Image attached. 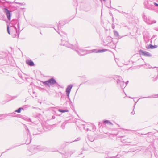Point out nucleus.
<instances>
[{
  "mask_svg": "<svg viewBox=\"0 0 158 158\" xmlns=\"http://www.w3.org/2000/svg\"><path fill=\"white\" fill-rule=\"evenodd\" d=\"M154 0H144V5L146 8L151 10L158 12V4L154 1Z\"/></svg>",
  "mask_w": 158,
  "mask_h": 158,
  "instance_id": "f257e3e1",
  "label": "nucleus"
},
{
  "mask_svg": "<svg viewBox=\"0 0 158 158\" xmlns=\"http://www.w3.org/2000/svg\"><path fill=\"white\" fill-rule=\"evenodd\" d=\"M9 2L6 1L5 0H0V7L3 9V11L6 15L8 19L10 20L11 12H10L7 8V3Z\"/></svg>",
  "mask_w": 158,
  "mask_h": 158,
  "instance_id": "f03ea898",
  "label": "nucleus"
},
{
  "mask_svg": "<svg viewBox=\"0 0 158 158\" xmlns=\"http://www.w3.org/2000/svg\"><path fill=\"white\" fill-rule=\"evenodd\" d=\"M61 45L65 46L66 47L70 48L72 49L75 51L77 53L79 54V48L78 43L77 44L72 45L69 43L68 42L65 41L63 39L61 40V42L60 44Z\"/></svg>",
  "mask_w": 158,
  "mask_h": 158,
  "instance_id": "7ed1b4c3",
  "label": "nucleus"
},
{
  "mask_svg": "<svg viewBox=\"0 0 158 158\" xmlns=\"http://www.w3.org/2000/svg\"><path fill=\"white\" fill-rule=\"evenodd\" d=\"M114 79L116 81L117 86H120L121 88L123 89L124 88L126 85L128 83L129 81H127L124 84V82L123 80L121 77L119 76H115L114 78Z\"/></svg>",
  "mask_w": 158,
  "mask_h": 158,
  "instance_id": "20e7f679",
  "label": "nucleus"
},
{
  "mask_svg": "<svg viewBox=\"0 0 158 158\" xmlns=\"http://www.w3.org/2000/svg\"><path fill=\"white\" fill-rule=\"evenodd\" d=\"M10 29L12 37L14 38L16 37V34H17L18 35V38L20 34V31L17 30L16 27L15 26H10Z\"/></svg>",
  "mask_w": 158,
  "mask_h": 158,
  "instance_id": "39448f33",
  "label": "nucleus"
},
{
  "mask_svg": "<svg viewBox=\"0 0 158 158\" xmlns=\"http://www.w3.org/2000/svg\"><path fill=\"white\" fill-rule=\"evenodd\" d=\"M45 148L41 146H33L31 147V152L33 153H35L38 152L39 151L45 150Z\"/></svg>",
  "mask_w": 158,
  "mask_h": 158,
  "instance_id": "423d86ee",
  "label": "nucleus"
},
{
  "mask_svg": "<svg viewBox=\"0 0 158 158\" xmlns=\"http://www.w3.org/2000/svg\"><path fill=\"white\" fill-rule=\"evenodd\" d=\"M80 127L81 128H83L85 130L88 131L89 130L91 131V129H94L95 127L94 126L91 124H88L87 123L81 124H80Z\"/></svg>",
  "mask_w": 158,
  "mask_h": 158,
  "instance_id": "0eeeda50",
  "label": "nucleus"
},
{
  "mask_svg": "<svg viewBox=\"0 0 158 158\" xmlns=\"http://www.w3.org/2000/svg\"><path fill=\"white\" fill-rule=\"evenodd\" d=\"M56 83V80L53 77L51 78L47 81L43 82V83L45 86H50L55 85Z\"/></svg>",
  "mask_w": 158,
  "mask_h": 158,
  "instance_id": "6e6552de",
  "label": "nucleus"
},
{
  "mask_svg": "<svg viewBox=\"0 0 158 158\" xmlns=\"http://www.w3.org/2000/svg\"><path fill=\"white\" fill-rule=\"evenodd\" d=\"M143 18L144 21L148 24H152L155 23L156 21L154 20H152L149 17H148L144 14Z\"/></svg>",
  "mask_w": 158,
  "mask_h": 158,
  "instance_id": "1a4fd4ad",
  "label": "nucleus"
},
{
  "mask_svg": "<svg viewBox=\"0 0 158 158\" xmlns=\"http://www.w3.org/2000/svg\"><path fill=\"white\" fill-rule=\"evenodd\" d=\"M139 53L140 55L144 56L146 57H151L152 55L148 52L143 51L142 50H140L139 51Z\"/></svg>",
  "mask_w": 158,
  "mask_h": 158,
  "instance_id": "9d476101",
  "label": "nucleus"
},
{
  "mask_svg": "<svg viewBox=\"0 0 158 158\" xmlns=\"http://www.w3.org/2000/svg\"><path fill=\"white\" fill-rule=\"evenodd\" d=\"M75 152L74 150L69 151L65 153V154H63L62 157L63 158H68L72 154H73Z\"/></svg>",
  "mask_w": 158,
  "mask_h": 158,
  "instance_id": "9b49d317",
  "label": "nucleus"
},
{
  "mask_svg": "<svg viewBox=\"0 0 158 158\" xmlns=\"http://www.w3.org/2000/svg\"><path fill=\"white\" fill-rule=\"evenodd\" d=\"M107 49H99L97 50L96 49H93L92 50H89V53H91L93 52L94 53H101L103 52L107 51Z\"/></svg>",
  "mask_w": 158,
  "mask_h": 158,
  "instance_id": "f8f14e48",
  "label": "nucleus"
},
{
  "mask_svg": "<svg viewBox=\"0 0 158 158\" xmlns=\"http://www.w3.org/2000/svg\"><path fill=\"white\" fill-rule=\"evenodd\" d=\"M108 39H110V41H111L109 42V43L107 44L108 46H109L110 48H111L114 49L115 48L116 46L115 44L112 42V40L111 39V38L110 37H108L107 38Z\"/></svg>",
  "mask_w": 158,
  "mask_h": 158,
  "instance_id": "ddd939ff",
  "label": "nucleus"
},
{
  "mask_svg": "<svg viewBox=\"0 0 158 158\" xmlns=\"http://www.w3.org/2000/svg\"><path fill=\"white\" fill-rule=\"evenodd\" d=\"M23 125L27 136H31L30 131L27 126L25 124H23Z\"/></svg>",
  "mask_w": 158,
  "mask_h": 158,
  "instance_id": "4468645a",
  "label": "nucleus"
},
{
  "mask_svg": "<svg viewBox=\"0 0 158 158\" xmlns=\"http://www.w3.org/2000/svg\"><path fill=\"white\" fill-rule=\"evenodd\" d=\"M26 63L28 65L31 66H32L34 65V64L33 62L31 60H27L26 61Z\"/></svg>",
  "mask_w": 158,
  "mask_h": 158,
  "instance_id": "2eb2a0df",
  "label": "nucleus"
},
{
  "mask_svg": "<svg viewBox=\"0 0 158 158\" xmlns=\"http://www.w3.org/2000/svg\"><path fill=\"white\" fill-rule=\"evenodd\" d=\"M158 97V94H155L153 95H152L150 96H148V97H141L140 98H139V99L142 98H156Z\"/></svg>",
  "mask_w": 158,
  "mask_h": 158,
  "instance_id": "dca6fc26",
  "label": "nucleus"
},
{
  "mask_svg": "<svg viewBox=\"0 0 158 158\" xmlns=\"http://www.w3.org/2000/svg\"><path fill=\"white\" fill-rule=\"evenodd\" d=\"M72 87L73 85L72 84H70L68 85L66 89V92L70 93Z\"/></svg>",
  "mask_w": 158,
  "mask_h": 158,
  "instance_id": "f3484780",
  "label": "nucleus"
},
{
  "mask_svg": "<svg viewBox=\"0 0 158 158\" xmlns=\"http://www.w3.org/2000/svg\"><path fill=\"white\" fill-rule=\"evenodd\" d=\"M80 79L82 82V83H85L87 81V78L85 76H82L80 77Z\"/></svg>",
  "mask_w": 158,
  "mask_h": 158,
  "instance_id": "a211bd4d",
  "label": "nucleus"
},
{
  "mask_svg": "<svg viewBox=\"0 0 158 158\" xmlns=\"http://www.w3.org/2000/svg\"><path fill=\"white\" fill-rule=\"evenodd\" d=\"M28 136L27 139L26 143L27 144H29L31 141V136Z\"/></svg>",
  "mask_w": 158,
  "mask_h": 158,
  "instance_id": "6ab92c4d",
  "label": "nucleus"
},
{
  "mask_svg": "<svg viewBox=\"0 0 158 158\" xmlns=\"http://www.w3.org/2000/svg\"><path fill=\"white\" fill-rule=\"evenodd\" d=\"M157 45H153L152 44H150L148 46L146 47V48L148 49H153L157 48Z\"/></svg>",
  "mask_w": 158,
  "mask_h": 158,
  "instance_id": "aec40b11",
  "label": "nucleus"
},
{
  "mask_svg": "<svg viewBox=\"0 0 158 158\" xmlns=\"http://www.w3.org/2000/svg\"><path fill=\"white\" fill-rule=\"evenodd\" d=\"M114 35L116 37H118V39H120L122 38V37H123V36H122L120 37L118 33L116 31L114 30Z\"/></svg>",
  "mask_w": 158,
  "mask_h": 158,
  "instance_id": "412c9836",
  "label": "nucleus"
},
{
  "mask_svg": "<svg viewBox=\"0 0 158 158\" xmlns=\"http://www.w3.org/2000/svg\"><path fill=\"white\" fill-rule=\"evenodd\" d=\"M58 111L60 112L61 113H64L66 112H68L69 111L68 110L66 109V110H63L62 109H59L58 110Z\"/></svg>",
  "mask_w": 158,
  "mask_h": 158,
  "instance_id": "4be33fe9",
  "label": "nucleus"
},
{
  "mask_svg": "<svg viewBox=\"0 0 158 158\" xmlns=\"http://www.w3.org/2000/svg\"><path fill=\"white\" fill-rule=\"evenodd\" d=\"M103 122L105 124H110L112 125V123L110 122L109 120H105L103 121Z\"/></svg>",
  "mask_w": 158,
  "mask_h": 158,
  "instance_id": "5701e85b",
  "label": "nucleus"
},
{
  "mask_svg": "<svg viewBox=\"0 0 158 158\" xmlns=\"http://www.w3.org/2000/svg\"><path fill=\"white\" fill-rule=\"evenodd\" d=\"M73 4L74 6H78V0H73Z\"/></svg>",
  "mask_w": 158,
  "mask_h": 158,
  "instance_id": "b1692460",
  "label": "nucleus"
},
{
  "mask_svg": "<svg viewBox=\"0 0 158 158\" xmlns=\"http://www.w3.org/2000/svg\"><path fill=\"white\" fill-rule=\"evenodd\" d=\"M23 109H24L23 108L20 107V108H19L18 109L16 110L15 112H17L18 113H20L21 112V110H23Z\"/></svg>",
  "mask_w": 158,
  "mask_h": 158,
  "instance_id": "393cba45",
  "label": "nucleus"
},
{
  "mask_svg": "<svg viewBox=\"0 0 158 158\" xmlns=\"http://www.w3.org/2000/svg\"><path fill=\"white\" fill-rule=\"evenodd\" d=\"M32 130L33 131V135H36L39 134V133H37L36 132V130L35 129H32Z\"/></svg>",
  "mask_w": 158,
  "mask_h": 158,
  "instance_id": "a878e982",
  "label": "nucleus"
},
{
  "mask_svg": "<svg viewBox=\"0 0 158 158\" xmlns=\"http://www.w3.org/2000/svg\"><path fill=\"white\" fill-rule=\"evenodd\" d=\"M66 124V123L65 122H64L61 125V127L62 129H64L65 128V126Z\"/></svg>",
  "mask_w": 158,
  "mask_h": 158,
  "instance_id": "bb28decb",
  "label": "nucleus"
},
{
  "mask_svg": "<svg viewBox=\"0 0 158 158\" xmlns=\"http://www.w3.org/2000/svg\"><path fill=\"white\" fill-rule=\"evenodd\" d=\"M70 93L66 92V94L67 95V97L65 98V99H69V100H70V99L69 98V94Z\"/></svg>",
  "mask_w": 158,
  "mask_h": 158,
  "instance_id": "cd10ccee",
  "label": "nucleus"
},
{
  "mask_svg": "<svg viewBox=\"0 0 158 158\" xmlns=\"http://www.w3.org/2000/svg\"><path fill=\"white\" fill-rule=\"evenodd\" d=\"M150 65L148 64H146L144 66V67L145 68H152V67H150Z\"/></svg>",
  "mask_w": 158,
  "mask_h": 158,
  "instance_id": "c85d7f7f",
  "label": "nucleus"
},
{
  "mask_svg": "<svg viewBox=\"0 0 158 158\" xmlns=\"http://www.w3.org/2000/svg\"><path fill=\"white\" fill-rule=\"evenodd\" d=\"M16 146H14L13 147H11L9 149H7L5 152H3V153H2V154L5 152H7V151H8L9 150H10L12 149H13V148H15V147H16Z\"/></svg>",
  "mask_w": 158,
  "mask_h": 158,
  "instance_id": "c756f323",
  "label": "nucleus"
},
{
  "mask_svg": "<svg viewBox=\"0 0 158 158\" xmlns=\"http://www.w3.org/2000/svg\"><path fill=\"white\" fill-rule=\"evenodd\" d=\"M55 86L57 87H58V88H59V87H60V85H59L57 82L56 81V83L55 84Z\"/></svg>",
  "mask_w": 158,
  "mask_h": 158,
  "instance_id": "7c9ffc66",
  "label": "nucleus"
},
{
  "mask_svg": "<svg viewBox=\"0 0 158 158\" xmlns=\"http://www.w3.org/2000/svg\"><path fill=\"white\" fill-rule=\"evenodd\" d=\"M7 31L8 33L10 35V30H9V26L8 25H7Z\"/></svg>",
  "mask_w": 158,
  "mask_h": 158,
  "instance_id": "2f4dec72",
  "label": "nucleus"
},
{
  "mask_svg": "<svg viewBox=\"0 0 158 158\" xmlns=\"http://www.w3.org/2000/svg\"><path fill=\"white\" fill-rule=\"evenodd\" d=\"M26 121H28V122H31L32 123H33L34 122L32 121L31 120V119L29 118H27L26 120Z\"/></svg>",
  "mask_w": 158,
  "mask_h": 158,
  "instance_id": "473e14b6",
  "label": "nucleus"
},
{
  "mask_svg": "<svg viewBox=\"0 0 158 158\" xmlns=\"http://www.w3.org/2000/svg\"><path fill=\"white\" fill-rule=\"evenodd\" d=\"M16 3L19 5H25V3H19V2H18V3H17L16 2Z\"/></svg>",
  "mask_w": 158,
  "mask_h": 158,
  "instance_id": "72a5a7b5",
  "label": "nucleus"
},
{
  "mask_svg": "<svg viewBox=\"0 0 158 158\" xmlns=\"http://www.w3.org/2000/svg\"><path fill=\"white\" fill-rule=\"evenodd\" d=\"M61 24V22L60 21L59 23V24L58 25V30H59V25Z\"/></svg>",
  "mask_w": 158,
  "mask_h": 158,
  "instance_id": "f704fd0d",
  "label": "nucleus"
},
{
  "mask_svg": "<svg viewBox=\"0 0 158 158\" xmlns=\"http://www.w3.org/2000/svg\"><path fill=\"white\" fill-rule=\"evenodd\" d=\"M79 50H80V54L81 53V52H82V51H83L84 52H86V51L85 50H83L81 49H79Z\"/></svg>",
  "mask_w": 158,
  "mask_h": 158,
  "instance_id": "c9c22d12",
  "label": "nucleus"
},
{
  "mask_svg": "<svg viewBox=\"0 0 158 158\" xmlns=\"http://www.w3.org/2000/svg\"><path fill=\"white\" fill-rule=\"evenodd\" d=\"M78 138L76 139L74 141H71V142H69V143H72V142H75V141H78Z\"/></svg>",
  "mask_w": 158,
  "mask_h": 158,
  "instance_id": "e433bc0d",
  "label": "nucleus"
},
{
  "mask_svg": "<svg viewBox=\"0 0 158 158\" xmlns=\"http://www.w3.org/2000/svg\"><path fill=\"white\" fill-rule=\"evenodd\" d=\"M112 28L113 29H114L115 28V25L114 24H112Z\"/></svg>",
  "mask_w": 158,
  "mask_h": 158,
  "instance_id": "4c0bfd02",
  "label": "nucleus"
},
{
  "mask_svg": "<svg viewBox=\"0 0 158 158\" xmlns=\"http://www.w3.org/2000/svg\"><path fill=\"white\" fill-rule=\"evenodd\" d=\"M19 23H18V31H19Z\"/></svg>",
  "mask_w": 158,
  "mask_h": 158,
  "instance_id": "58836bf2",
  "label": "nucleus"
},
{
  "mask_svg": "<svg viewBox=\"0 0 158 158\" xmlns=\"http://www.w3.org/2000/svg\"><path fill=\"white\" fill-rule=\"evenodd\" d=\"M116 10H117L118 11V12H119V13H123V12L122 11H120L117 9H116Z\"/></svg>",
  "mask_w": 158,
  "mask_h": 158,
  "instance_id": "ea45409f",
  "label": "nucleus"
},
{
  "mask_svg": "<svg viewBox=\"0 0 158 158\" xmlns=\"http://www.w3.org/2000/svg\"><path fill=\"white\" fill-rule=\"evenodd\" d=\"M55 30H56V31L58 32V33L59 34H60V36H62V35H61V34H60V33L58 31H56V29H55Z\"/></svg>",
  "mask_w": 158,
  "mask_h": 158,
  "instance_id": "a19ab883",
  "label": "nucleus"
},
{
  "mask_svg": "<svg viewBox=\"0 0 158 158\" xmlns=\"http://www.w3.org/2000/svg\"><path fill=\"white\" fill-rule=\"evenodd\" d=\"M32 97L33 98H35V97H36V95L35 96V95H32Z\"/></svg>",
  "mask_w": 158,
  "mask_h": 158,
  "instance_id": "79ce46f5",
  "label": "nucleus"
},
{
  "mask_svg": "<svg viewBox=\"0 0 158 158\" xmlns=\"http://www.w3.org/2000/svg\"><path fill=\"white\" fill-rule=\"evenodd\" d=\"M112 21H113V22H114V18H113V17H112Z\"/></svg>",
  "mask_w": 158,
  "mask_h": 158,
  "instance_id": "37998d69",
  "label": "nucleus"
},
{
  "mask_svg": "<svg viewBox=\"0 0 158 158\" xmlns=\"http://www.w3.org/2000/svg\"><path fill=\"white\" fill-rule=\"evenodd\" d=\"M131 113L132 114H135V112H131Z\"/></svg>",
  "mask_w": 158,
  "mask_h": 158,
  "instance_id": "c03bdc74",
  "label": "nucleus"
},
{
  "mask_svg": "<svg viewBox=\"0 0 158 158\" xmlns=\"http://www.w3.org/2000/svg\"><path fill=\"white\" fill-rule=\"evenodd\" d=\"M3 114H0V117L2 116V115H3ZM1 118H0V119H1Z\"/></svg>",
  "mask_w": 158,
  "mask_h": 158,
  "instance_id": "a18cd8bd",
  "label": "nucleus"
},
{
  "mask_svg": "<svg viewBox=\"0 0 158 158\" xmlns=\"http://www.w3.org/2000/svg\"><path fill=\"white\" fill-rule=\"evenodd\" d=\"M76 126H77V127H79L78 126V125H77V122L76 123Z\"/></svg>",
  "mask_w": 158,
  "mask_h": 158,
  "instance_id": "49530a36",
  "label": "nucleus"
},
{
  "mask_svg": "<svg viewBox=\"0 0 158 158\" xmlns=\"http://www.w3.org/2000/svg\"><path fill=\"white\" fill-rule=\"evenodd\" d=\"M116 156H114V157H112L111 158H116Z\"/></svg>",
  "mask_w": 158,
  "mask_h": 158,
  "instance_id": "de8ad7c7",
  "label": "nucleus"
},
{
  "mask_svg": "<svg viewBox=\"0 0 158 158\" xmlns=\"http://www.w3.org/2000/svg\"><path fill=\"white\" fill-rule=\"evenodd\" d=\"M33 94H35V92L34 91H33Z\"/></svg>",
  "mask_w": 158,
  "mask_h": 158,
  "instance_id": "09e8293b",
  "label": "nucleus"
},
{
  "mask_svg": "<svg viewBox=\"0 0 158 158\" xmlns=\"http://www.w3.org/2000/svg\"><path fill=\"white\" fill-rule=\"evenodd\" d=\"M156 30L157 31H158V28H157V29H156Z\"/></svg>",
  "mask_w": 158,
  "mask_h": 158,
  "instance_id": "8fccbe9b",
  "label": "nucleus"
},
{
  "mask_svg": "<svg viewBox=\"0 0 158 158\" xmlns=\"http://www.w3.org/2000/svg\"><path fill=\"white\" fill-rule=\"evenodd\" d=\"M91 141H93V140H90Z\"/></svg>",
  "mask_w": 158,
  "mask_h": 158,
  "instance_id": "3c124183",
  "label": "nucleus"
},
{
  "mask_svg": "<svg viewBox=\"0 0 158 158\" xmlns=\"http://www.w3.org/2000/svg\"><path fill=\"white\" fill-rule=\"evenodd\" d=\"M52 127V126H49V127Z\"/></svg>",
  "mask_w": 158,
  "mask_h": 158,
  "instance_id": "603ef678",
  "label": "nucleus"
},
{
  "mask_svg": "<svg viewBox=\"0 0 158 158\" xmlns=\"http://www.w3.org/2000/svg\"><path fill=\"white\" fill-rule=\"evenodd\" d=\"M67 22H64V24H65L66 23H67Z\"/></svg>",
  "mask_w": 158,
  "mask_h": 158,
  "instance_id": "864d4df0",
  "label": "nucleus"
},
{
  "mask_svg": "<svg viewBox=\"0 0 158 158\" xmlns=\"http://www.w3.org/2000/svg\"><path fill=\"white\" fill-rule=\"evenodd\" d=\"M135 105H134V107H135Z\"/></svg>",
  "mask_w": 158,
  "mask_h": 158,
  "instance_id": "5fc2aeb1",
  "label": "nucleus"
},
{
  "mask_svg": "<svg viewBox=\"0 0 158 158\" xmlns=\"http://www.w3.org/2000/svg\"><path fill=\"white\" fill-rule=\"evenodd\" d=\"M40 34H41V32H40Z\"/></svg>",
  "mask_w": 158,
  "mask_h": 158,
  "instance_id": "6e6d98bb",
  "label": "nucleus"
},
{
  "mask_svg": "<svg viewBox=\"0 0 158 158\" xmlns=\"http://www.w3.org/2000/svg\"><path fill=\"white\" fill-rule=\"evenodd\" d=\"M79 89V88H77V91L78 90V89Z\"/></svg>",
  "mask_w": 158,
  "mask_h": 158,
  "instance_id": "4d7b16f0",
  "label": "nucleus"
},
{
  "mask_svg": "<svg viewBox=\"0 0 158 158\" xmlns=\"http://www.w3.org/2000/svg\"><path fill=\"white\" fill-rule=\"evenodd\" d=\"M143 65H141V66H143Z\"/></svg>",
  "mask_w": 158,
  "mask_h": 158,
  "instance_id": "13d9d810",
  "label": "nucleus"
},
{
  "mask_svg": "<svg viewBox=\"0 0 158 158\" xmlns=\"http://www.w3.org/2000/svg\"><path fill=\"white\" fill-rule=\"evenodd\" d=\"M154 68H156V67H154Z\"/></svg>",
  "mask_w": 158,
  "mask_h": 158,
  "instance_id": "bf43d9fd",
  "label": "nucleus"
},
{
  "mask_svg": "<svg viewBox=\"0 0 158 158\" xmlns=\"http://www.w3.org/2000/svg\"><path fill=\"white\" fill-rule=\"evenodd\" d=\"M157 132L158 133V131H157Z\"/></svg>",
  "mask_w": 158,
  "mask_h": 158,
  "instance_id": "052dcab7",
  "label": "nucleus"
}]
</instances>
